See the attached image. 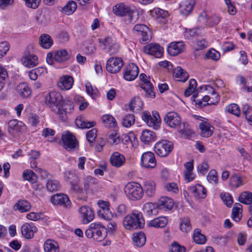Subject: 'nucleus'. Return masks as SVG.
I'll use <instances>...</instances> for the list:
<instances>
[{
    "instance_id": "1",
    "label": "nucleus",
    "mask_w": 252,
    "mask_h": 252,
    "mask_svg": "<svg viewBox=\"0 0 252 252\" xmlns=\"http://www.w3.org/2000/svg\"><path fill=\"white\" fill-rule=\"evenodd\" d=\"M115 14L119 16H125L127 23H134L139 18V13L136 8L120 3L116 4L113 8Z\"/></svg>"
},
{
    "instance_id": "2",
    "label": "nucleus",
    "mask_w": 252,
    "mask_h": 252,
    "mask_svg": "<svg viewBox=\"0 0 252 252\" xmlns=\"http://www.w3.org/2000/svg\"><path fill=\"white\" fill-rule=\"evenodd\" d=\"M106 228L99 222H93L90 224L85 231V235L88 238H93L97 242L103 241L107 236Z\"/></svg>"
},
{
    "instance_id": "3",
    "label": "nucleus",
    "mask_w": 252,
    "mask_h": 252,
    "mask_svg": "<svg viewBox=\"0 0 252 252\" xmlns=\"http://www.w3.org/2000/svg\"><path fill=\"white\" fill-rule=\"evenodd\" d=\"M145 221L141 213H133L125 217L123 220L124 227L128 230L142 228Z\"/></svg>"
},
{
    "instance_id": "4",
    "label": "nucleus",
    "mask_w": 252,
    "mask_h": 252,
    "mask_svg": "<svg viewBox=\"0 0 252 252\" xmlns=\"http://www.w3.org/2000/svg\"><path fill=\"white\" fill-rule=\"evenodd\" d=\"M125 192L126 196L133 201L141 199L144 195L143 187L134 182H129L126 185Z\"/></svg>"
},
{
    "instance_id": "5",
    "label": "nucleus",
    "mask_w": 252,
    "mask_h": 252,
    "mask_svg": "<svg viewBox=\"0 0 252 252\" xmlns=\"http://www.w3.org/2000/svg\"><path fill=\"white\" fill-rule=\"evenodd\" d=\"M46 103L52 110L56 107L58 108L65 103L62 94L57 92H51L46 96Z\"/></svg>"
},
{
    "instance_id": "6",
    "label": "nucleus",
    "mask_w": 252,
    "mask_h": 252,
    "mask_svg": "<svg viewBox=\"0 0 252 252\" xmlns=\"http://www.w3.org/2000/svg\"><path fill=\"white\" fill-rule=\"evenodd\" d=\"M173 145L169 141L162 140L157 142L154 147L156 153L159 157H166L173 150Z\"/></svg>"
},
{
    "instance_id": "7",
    "label": "nucleus",
    "mask_w": 252,
    "mask_h": 252,
    "mask_svg": "<svg viewBox=\"0 0 252 252\" xmlns=\"http://www.w3.org/2000/svg\"><path fill=\"white\" fill-rule=\"evenodd\" d=\"M140 87L145 91L147 97L154 98L155 96L154 92V87L149 80L150 77L145 74L141 73L139 76Z\"/></svg>"
},
{
    "instance_id": "8",
    "label": "nucleus",
    "mask_w": 252,
    "mask_h": 252,
    "mask_svg": "<svg viewBox=\"0 0 252 252\" xmlns=\"http://www.w3.org/2000/svg\"><path fill=\"white\" fill-rule=\"evenodd\" d=\"M142 118L149 126L152 127L155 129H157L159 127L160 119L159 114L157 112L153 113L152 116L149 112L145 111L143 113Z\"/></svg>"
},
{
    "instance_id": "9",
    "label": "nucleus",
    "mask_w": 252,
    "mask_h": 252,
    "mask_svg": "<svg viewBox=\"0 0 252 252\" xmlns=\"http://www.w3.org/2000/svg\"><path fill=\"white\" fill-rule=\"evenodd\" d=\"M164 121L168 126L177 129L182 123L180 117L175 112H168L164 116Z\"/></svg>"
},
{
    "instance_id": "10",
    "label": "nucleus",
    "mask_w": 252,
    "mask_h": 252,
    "mask_svg": "<svg viewBox=\"0 0 252 252\" xmlns=\"http://www.w3.org/2000/svg\"><path fill=\"white\" fill-rule=\"evenodd\" d=\"M123 66V61L121 58L112 57L109 58L106 63V69L112 73H116L120 71Z\"/></svg>"
},
{
    "instance_id": "11",
    "label": "nucleus",
    "mask_w": 252,
    "mask_h": 252,
    "mask_svg": "<svg viewBox=\"0 0 252 252\" xmlns=\"http://www.w3.org/2000/svg\"><path fill=\"white\" fill-rule=\"evenodd\" d=\"M73 109V105L69 101L65 102V103L58 108H55L52 111L56 113L61 120L65 122L67 120V113H70Z\"/></svg>"
},
{
    "instance_id": "12",
    "label": "nucleus",
    "mask_w": 252,
    "mask_h": 252,
    "mask_svg": "<svg viewBox=\"0 0 252 252\" xmlns=\"http://www.w3.org/2000/svg\"><path fill=\"white\" fill-rule=\"evenodd\" d=\"M62 139L64 148L67 150L74 149L78 146V142L75 137L69 131L63 134Z\"/></svg>"
},
{
    "instance_id": "13",
    "label": "nucleus",
    "mask_w": 252,
    "mask_h": 252,
    "mask_svg": "<svg viewBox=\"0 0 252 252\" xmlns=\"http://www.w3.org/2000/svg\"><path fill=\"white\" fill-rule=\"evenodd\" d=\"M141 162L142 166L148 169L154 168L157 164L155 155L150 152L144 153L142 155Z\"/></svg>"
},
{
    "instance_id": "14",
    "label": "nucleus",
    "mask_w": 252,
    "mask_h": 252,
    "mask_svg": "<svg viewBox=\"0 0 252 252\" xmlns=\"http://www.w3.org/2000/svg\"><path fill=\"white\" fill-rule=\"evenodd\" d=\"M138 73L137 66L131 63L126 66L123 73L124 78L127 81H133L137 77Z\"/></svg>"
},
{
    "instance_id": "15",
    "label": "nucleus",
    "mask_w": 252,
    "mask_h": 252,
    "mask_svg": "<svg viewBox=\"0 0 252 252\" xmlns=\"http://www.w3.org/2000/svg\"><path fill=\"white\" fill-rule=\"evenodd\" d=\"M143 51L147 54L154 56L156 58H160L163 53V48L158 44L151 43L145 46Z\"/></svg>"
},
{
    "instance_id": "16",
    "label": "nucleus",
    "mask_w": 252,
    "mask_h": 252,
    "mask_svg": "<svg viewBox=\"0 0 252 252\" xmlns=\"http://www.w3.org/2000/svg\"><path fill=\"white\" fill-rule=\"evenodd\" d=\"M51 202L55 205L62 206L64 208H68L71 206V201L67 195L64 194H57L51 198Z\"/></svg>"
},
{
    "instance_id": "17",
    "label": "nucleus",
    "mask_w": 252,
    "mask_h": 252,
    "mask_svg": "<svg viewBox=\"0 0 252 252\" xmlns=\"http://www.w3.org/2000/svg\"><path fill=\"white\" fill-rule=\"evenodd\" d=\"M79 213L84 224L88 223L93 220L94 214L92 209L86 206H83L79 209Z\"/></svg>"
},
{
    "instance_id": "18",
    "label": "nucleus",
    "mask_w": 252,
    "mask_h": 252,
    "mask_svg": "<svg viewBox=\"0 0 252 252\" xmlns=\"http://www.w3.org/2000/svg\"><path fill=\"white\" fill-rule=\"evenodd\" d=\"M23 236L26 239H32L33 237L34 233L37 231V228L33 223H25L21 227Z\"/></svg>"
},
{
    "instance_id": "19",
    "label": "nucleus",
    "mask_w": 252,
    "mask_h": 252,
    "mask_svg": "<svg viewBox=\"0 0 252 252\" xmlns=\"http://www.w3.org/2000/svg\"><path fill=\"white\" fill-rule=\"evenodd\" d=\"M22 62L23 64L29 68L33 67L38 63L37 57L29 52H26L24 54L22 58Z\"/></svg>"
},
{
    "instance_id": "20",
    "label": "nucleus",
    "mask_w": 252,
    "mask_h": 252,
    "mask_svg": "<svg viewBox=\"0 0 252 252\" xmlns=\"http://www.w3.org/2000/svg\"><path fill=\"white\" fill-rule=\"evenodd\" d=\"M103 43L106 48L107 49V52L110 55L116 54L119 51V45L115 40L110 37L105 38Z\"/></svg>"
},
{
    "instance_id": "21",
    "label": "nucleus",
    "mask_w": 252,
    "mask_h": 252,
    "mask_svg": "<svg viewBox=\"0 0 252 252\" xmlns=\"http://www.w3.org/2000/svg\"><path fill=\"white\" fill-rule=\"evenodd\" d=\"M73 82L72 76L68 75H63L60 77L58 86L63 90H68L72 88Z\"/></svg>"
},
{
    "instance_id": "22",
    "label": "nucleus",
    "mask_w": 252,
    "mask_h": 252,
    "mask_svg": "<svg viewBox=\"0 0 252 252\" xmlns=\"http://www.w3.org/2000/svg\"><path fill=\"white\" fill-rule=\"evenodd\" d=\"M184 44L182 41L171 42L168 47L167 51L171 56H177L184 51Z\"/></svg>"
},
{
    "instance_id": "23",
    "label": "nucleus",
    "mask_w": 252,
    "mask_h": 252,
    "mask_svg": "<svg viewBox=\"0 0 252 252\" xmlns=\"http://www.w3.org/2000/svg\"><path fill=\"white\" fill-rule=\"evenodd\" d=\"M153 13L155 15L158 23L162 25H164L167 23V17L169 15L168 11L157 7L154 8Z\"/></svg>"
},
{
    "instance_id": "24",
    "label": "nucleus",
    "mask_w": 252,
    "mask_h": 252,
    "mask_svg": "<svg viewBox=\"0 0 252 252\" xmlns=\"http://www.w3.org/2000/svg\"><path fill=\"white\" fill-rule=\"evenodd\" d=\"M174 205L173 200L167 196H162L158 200V208L164 211H170Z\"/></svg>"
},
{
    "instance_id": "25",
    "label": "nucleus",
    "mask_w": 252,
    "mask_h": 252,
    "mask_svg": "<svg viewBox=\"0 0 252 252\" xmlns=\"http://www.w3.org/2000/svg\"><path fill=\"white\" fill-rule=\"evenodd\" d=\"M125 158L124 155L118 152L114 153L110 157V161L111 165L116 167H120L125 162Z\"/></svg>"
},
{
    "instance_id": "26",
    "label": "nucleus",
    "mask_w": 252,
    "mask_h": 252,
    "mask_svg": "<svg viewBox=\"0 0 252 252\" xmlns=\"http://www.w3.org/2000/svg\"><path fill=\"white\" fill-rule=\"evenodd\" d=\"M71 184V189L76 193L77 199L79 200L86 201L87 198V193L85 189H81L78 185L73 183L72 181H69Z\"/></svg>"
},
{
    "instance_id": "27",
    "label": "nucleus",
    "mask_w": 252,
    "mask_h": 252,
    "mask_svg": "<svg viewBox=\"0 0 252 252\" xmlns=\"http://www.w3.org/2000/svg\"><path fill=\"white\" fill-rule=\"evenodd\" d=\"M25 128V126L23 123L21 121H18L17 120H10L8 123V130L9 133L14 134L15 132H18L23 130Z\"/></svg>"
},
{
    "instance_id": "28",
    "label": "nucleus",
    "mask_w": 252,
    "mask_h": 252,
    "mask_svg": "<svg viewBox=\"0 0 252 252\" xmlns=\"http://www.w3.org/2000/svg\"><path fill=\"white\" fill-rule=\"evenodd\" d=\"M18 94L23 98L29 97L32 94V90L26 83H22L16 87Z\"/></svg>"
},
{
    "instance_id": "29",
    "label": "nucleus",
    "mask_w": 252,
    "mask_h": 252,
    "mask_svg": "<svg viewBox=\"0 0 252 252\" xmlns=\"http://www.w3.org/2000/svg\"><path fill=\"white\" fill-rule=\"evenodd\" d=\"M143 189L147 196L152 197L156 193V183L151 180L146 181L143 183Z\"/></svg>"
},
{
    "instance_id": "30",
    "label": "nucleus",
    "mask_w": 252,
    "mask_h": 252,
    "mask_svg": "<svg viewBox=\"0 0 252 252\" xmlns=\"http://www.w3.org/2000/svg\"><path fill=\"white\" fill-rule=\"evenodd\" d=\"M173 76L177 81L183 82H186L189 78L187 72L180 66L174 68Z\"/></svg>"
},
{
    "instance_id": "31",
    "label": "nucleus",
    "mask_w": 252,
    "mask_h": 252,
    "mask_svg": "<svg viewBox=\"0 0 252 252\" xmlns=\"http://www.w3.org/2000/svg\"><path fill=\"white\" fill-rule=\"evenodd\" d=\"M194 0H187L184 2L180 6V11L184 15H189L193 10L195 4Z\"/></svg>"
},
{
    "instance_id": "32",
    "label": "nucleus",
    "mask_w": 252,
    "mask_h": 252,
    "mask_svg": "<svg viewBox=\"0 0 252 252\" xmlns=\"http://www.w3.org/2000/svg\"><path fill=\"white\" fill-rule=\"evenodd\" d=\"M156 136L154 131L148 129L142 131L140 139L145 144H148L156 140Z\"/></svg>"
},
{
    "instance_id": "33",
    "label": "nucleus",
    "mask_w": 252,
    "mask_h": 252,
    "mask_svg": "<svg viewBox=\"0 0 252 252\" xmlns=\"http://www.w3.org/2000/svg\"><path fill=\"white\" fill-rule=\"evenodd\" d=\"M44 250L45 252H59V244L53 240L48 239L44 244Z\"/></svg>"
},
{
    "instance_id": "34",
    "label": "nucleus",
    "mask_w": 252,
    "mask_h": 252,
    "mask_svg": "<svg viewBox=\"0 0 252 252\" xmlns=\"http://www.w3.org/2000/svg\"><path fill=\"white\" fill-rule=\"evenodd\" d=\"M199 128L201 130V135L204 137L211 136L213 134L214 129L213 126L206 122L201 123L199 125Z\"/></svg>"
},
{
    "instance_id": "35",
    "label": "nucleus",
    "mask_w": 252,
    "mask_h": 252,
    "mask_svg": "<svg viewBox=\"0 0 252 252\" xmlns=\"http://www.w3.org/2000/svg\"><path fill=\"white\" fill-rule=\"evenodd\" d=\"M96 123L94 121H87L84 118L78 117L75 120V124L77 127L84 129L89 128L95 126Z\"/></svg>"
},
{
    "instance_id": "36",
    "label": "nucleus",
    "mask_w": 252,
    "mask_h": 252,
    "mask_svg": "<svg viewBox=\"0 0 252 252\" xmlns=\"http://www.w3.org/2000/svg\"><path fill=\"white\" fill-rule=\"evenodd\" d=\"M53 40L49 34H42L39 38V44L44 49H49L53 45Z\"/></svg>"
},
{
    "instance_id": "37",
    "label": "nucleus",
    "mask_w": 252,
    "mask_h": 252,
    "mask_svg": "<svg viewBox=\"0 0 252 252\" xmlns=\"http://www.w3.org/2000/svg\"><path fill=\"white\" fill-rule=\"evenodd\" d=\"M185 170L184 171L185 178L188 182L193 180L194 178V175L192 171L193 169L192 161H189L185 164Z\"/></svg>"
},
{
    "instance_id": "38",
    "label": "nucleus",
    "mask_w": 252,
    "mask_h": 252,
    "mask_svg": "<svg viewBox=\"0 0 252 252\" xmlns=\"http://www.w3.org/2000/svg\"><path fill=\"white\" fill-rule=\"evenodd\" d=\"M143 105V103L139 97H134L131 99L129 103V109L131 111L134 112L140 110Z\"/></svg>"
},
{
    "instance_id": "39",
    "label": "nucleus",
    "mask_w": 252,
    "mask_h": 252,
    "mask_svg": "<svg viewBox=\"0 0 252 252\" xmlns=\"http://www.w3.org/2000/svg\"><path fill=\"white\" fill-rule=\"evenodd\" d=\"M145 234L143 232L136 233L133 235V241L134 244L138 247L143 246L146 242Z\"/></svg>"
},
{
    "instance_id": "40",
    "label": "nucleus",
    "mask_w": 252,
    "mask_h": 252,
    "mask_svg": "<svg viewBox=\"0 0 252 252\" xmlns=\"http://www.w3.org/2000/svg\"><path fill=\"white\" fill-rule=\"evenodd\" d=\"M102 121L105 126L113 128L117 126L116 119L111 115L105 114L102 117Z\"/></svg>"
},
{
    "instance_id": "41",
    "label": "nucleus",
    "mask_w": 252,
    "mask_h": 252,
    "mask_svg": "<svg viewBox=\"0 0 252 252\" xmlns=\"http://www.w3.org/2000/svg\"><path fill=\"white\" fill-rule=\"evenodd\" d=\"M30 203L26 200H21L14 206V209L15 210H19L21 212L28 211L31 209Z\"/></svg>"
},
{
    "instance_id": "42",
    "label": "nucleus",
    "mask_w": 252,
    "mask_h": 252,
    "mask_svg": "<svg viewBox=\"0 0 252 252\" xmlns=\"http://www.w3.org/2000/svg\"><path fill=\"white\" fill-rule=\"evenodd\" d=\"M167 219L164 217L155 218L149 222V225L155 227H163L167 223Z\"/></svg>"
},
{
    "instance_id": "43",
    "label": "nucleus",
    "mask_w": 252,
    "mask_h": 252,
    "mask_svg": "<svg viewBox=\"0 0 252 252\" xmlns=\"http://www.w3.org/2000/svg\"><path fill=\"white\" fill-rule=\"evenodd\" d=\"M69 57L67 51L64 49L57 51L54 55L55 61L58 63H63L67 61Z\"/></svg>"
},
{
    "instance_id": "44",
    "label": "nucleus",
    "mask_w": 252,
    "mask_h": 252,
    "mask_svg": "<svg viewBox=\"0 0 252 252\" xmlns=\"http://www.w3.org/2000/svg\"><path fill=\"white\" fill-rule=\"evenodd\" d=\"M180 229L184 233H187L191 230V225L189 218L184 217L180 219Z\"/></svg>"
},
{
    "instance_id": "45",
    "label": "nucleus",
    "mask_w": 252,
    "mask_h": 252,
    "mask_svg": "<svg viewBox=\"0 0 252 252\" xmlns=\"http://www.w3.org/2000/svg\"><path fill=\"white\" fill-rule=\"evenodd\" d=\"M178 132L186 138H188L193 134L192 130L189 128L186 123H182L180 126L177 129Z\"/></svg>"
},
{
    "instance_id": "46",
    "label": "nucleus",
    "mask_w": 252,
    "mask_h": 252,
    "mask_svg": "<svg viewBox=\"0 0 252 252\" xmlns=\"http://www.w3.org/2000/svg\"><path fill=\"white\" fill-rule=\"evenodd\" d=\"M242 211V205L238 203H235L232 210V218L234 221L238 222L241 220V216L240 214Z\"/></svg>"
},
{
    "instance_id": "47",
    "label": "nucleus",
    "mask_w": 252,
    "mask_h": 252,
    "mask_svg": "<svg viewBox=\"0 0 252 252\" xmlns=\"http://www.w3.org/2000/svg\"><path fill=\"white\" fill-rule=\"evenodd\" d=\"M244 180L238 174H234L230 178V185L234 188H237L243 185Z\"/></svg>"
},
{
    "instance_id": "48",
    "label": "nucleus",
    "mask_w": 252,
    "mask_h": 252,
    "mask_svg": "<svg viewBox=\"0 0 252 252\" xmlns=\"http://www.w3.org/2000/svg\"><path fill=\"white\" fill-rule=\"evenodd\" d=\"M157 208L158 204L152 202H148L144 205L143 210L148 215L151 216L157 214L158 212L157 210Z\"/></svg>"
},
{
    "instance_id": "49",
    "label": "nucleus",
    "mask_w": 252,
    "mask_h": 252,
    "mask_svg": "<svg viewBox=\"0 0 252 252\" xmlns=\"http://www.w3.org/2000/svg\"><path fill=\"white\" fill-rule=\"evenodd\" d=\"M193 239L194 242L198 244H203L206 241V238L204 235L201 233L199 229L194 230L193 235Z\"/></svg>"
},
{
    "instance_id": "50",
    "label": "nucleus",
    "mask_w": 252,
    "mask_h": 252,
    "mask_svg": "<svg viewBox=\"0 0 252 252\" xmlns=\"http://www.w3.org/2000/svg\"><path fill=\"white\" fill-rule=\"evenodd\" d=\"M238 200L243 204L251 205L252 203V193L249 191H244L239 196Z\"/></svg>"
},
{
    "instance_id": "51",
    "label": "nucleus",
    "mask_w": 252,
    "mask_h": 252,
    "mask_svg": "<svg viewBox=\"0 0 252 252\" xmlns=\"http://www.w3.org/2000/svg\"><path fill=\"white\" fill-rule=\"evenodd\" d=\"M23 177L25 180L32 184L35 183L37 180L36 175L30 169H27L23 172Z\"/></svg>"
},
{
    "instance_id": "52",
    "label": "nucleus",
    "mask_w": 252,
    "mask_h": 252,
    "mask_svg": "<svg viewBox=\"0 0 252 252\" xmlns=\"http://www.w3.org/2000/svg\"><path fill=\"white\" fill-rule=\"evenodd\" d=\"M192 193L199 197L204 198L206 196V189L202 186L198 184L191 189Z\"/></svg>"
},
{
    "instance_id": "53",
    "label": "nucleus",
    "mask_w": 252,
    "mask_h": 252,
    "mask_svg": "<svg viewBox=\"0 0 252 252\" xmlns=\"http://www.w3.org/2000/svg\"><path fill=\"white\" fill-rule=\"evenodd\" d=\"M76 8L77 4L76 2L73 1H70L63 8V11L65 14L69 15L74 13Z\"/></svg>"
},
{
    "instance_id": "54",
    "label": "nucleus",
    "mask_w": 252,
    "mask_h": 252,
    "mask_svg": "<svg viewBox=\"0 0 252 252\" xmlns=\"http://www.w3.org/2000/svg\"><path fill=\"white\" fill-rule=\"evenodd\" d=\"M201 89H204L205 90H208L209 89L212 90V97H210L209 101L206 103V105H212L217 104L219 100V98L218 95L215 93V91L210 86H204L200 87Z\"/></svg>"
},
{
    "instance_id": "55",
    "label": "nucleus",
    "mask_w": 252,
    "mask_h": 252,
    "mask_svg": "<svg viewBox=\"0 0 252 252\" xmlns=\"http://www.w3.org/2000/svg\"><path fill=\"white\" fill-rule=\"evenodd\" d=\"M135 117L133 114H127L122 119V125L126 127H129L134 124Z\"/></svg>"
},
{
    "instance_id": "56",
    "label": "nucleus",
    "mask_w": 252,
    "mask_h": 252,
    "mask_svg": "<svg viewBox=\"0 0 252 252\" xmlns=\"http://www.w3.org/2000/svg\"><path fill=\"white\" fill-rule=\"evenodd\" d=\"M242 113L249 124L252 126V107L247 104H245L242 108Z\"/></svg>"
},
{
    "instance_id": "57",
    "label": "nucleus",
    "mask_w": 252,
    "mask_h": 252,
    "mask_svg": "<svg viewBox=\"0 0 252 252\" xmlns=\"http://www.w3.org/2000/svg\"><path fill=\"white\" fill-rule=\"evenodd\" d=\"M46 187L50 191H58L60 188V183L57 180L49 179L46 184Z\"/></svg>"
},
{
    "instance_id": "58",
    "label": "nucleus",
    "mask_w": 252,
    "mask_h": 252,
    "mask_svg": "<svg viewBox=\"0 0 252 252\" xmlns=\"http://www.w3.org/2000/svg\"><path fill=\"white\" fill-rule=\"evenodd\" d=\"M107 136L109 142L111 144H118L121 141L120 135L115 131L110 132Z\"/></svg>"
},
{
    "instance_id": "59",
    "label": "nucleus",
    "mask_w": 252,
    "mask_h": 252,
    "mask_svg": "<svg viewBox=\"0 0 252 252\" xmlns=\"http://www.w3.org/2000/svg\"><path fill=\"white\" fill-rule=\"evenodd\" d=\"M225 111L238 117L240 115V109L239 106L235 103L230 104L227 106L225 108Z\"/></svg>"
},
{
    "instance_id": "60",
    "label": "nucleus",
    "mask_w": 252,
    "mask_h": 252,
    "mask_svg": "<svg viewBox=\"0 0 252 252\" xmlns=\"http://www.w3.org/2000/svg\"><path fill=\"white\" fill-rule=\"evenodd\" d=\"M97 215L99 217L105 220H110L113 217L110 208L105 210H98Z\"/></svg>"
},
{
    "instance_id": "61",
    "label": "nucleus",
    "mask_w": 252,
    "mask_h": 252,
    "mask_svg": "<svg viewBox=\"0 0 252 252\" xmlns=\"http://www.w3.org/2000/svg\"><path fill=\"white\" fill-rule=\"evenodd\" d=\"M208 14L207 12H201L198 17V22L200 23L201 27H205L208 26Z\"/></svg>"
},
{
    "instance_id": "62",
    "label": "nucleus",
    "mask_w": 252,
    "mask_h": 252,
    "mask_svg": "<svg viewBox=\"0 0 252 252\" xmlns=\"http://www.w3.org/2000/svg\"><path fill=\"white\" fill-rule=\"evenodd\" d=\"M97 184V180L95 178L92 176L87 177L84 184V189H88L89 188L96 185Z\"/></svg>"
},
{
    "instance_id": "63",
    "label": "nucleus",
    "mask_w": 252,
    "mask_h": 252,
    "mask_svg": "<svg viewBox=\"0 0 252 252\" xmlns=\"http://www.w3.org/2000/svg\"><path fill=\"white\" fill-rule=\"evenodd\" d=\"M207 178L208 182L213 185H216L218 183L217 172L215 170H211L208 173Z\"/></svg>"
},
{
    "instance_id": "64",
    "label": "nucleus",
    "mask_w": 252,
    "mask_h": 252,
    "mask_svg": "<svg viewBox=\"0 0 252 252\" xmlns=\"http://www.w3.org/2000/svg\"><path fill=\"white\" fill-rule=\"evenodd\" d=\"M170 250L171 252H186V248L176 242L172 243Z\"/></svg>"
}]
</instances>
